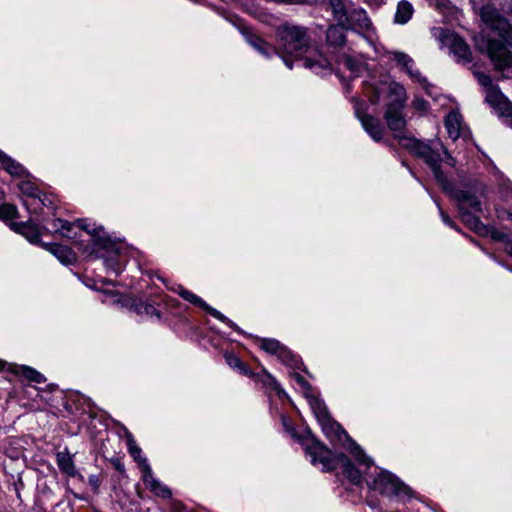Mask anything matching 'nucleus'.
Wrapping results in <instances>:
<instances>
[{
  "label": "nucleus",
  "mask_w": 512,
  "mask_h": 512,
  "mask_svg": "<svg viewBox=\"0 0 512 512\" xmlns=\"http://www.w3.org/2000/svg\"><path fill=\"white\" fill-rule=\"evenodd\" d=\"M403 107L400 101H391L387 105L384 114L388 128L393 132L401 147L407 149L410 153L423 159L429 165L437 182L444 189H448L450 183L440 169V163L445 161L449 165H454V159L444 149L442 144L431 146L412 136L405 134L406 121L403 116Z\"/></svg>",
  "instance_id": "1"
},
{
  "label": "nucleus",
  "mask_w": 512,
  "mask_h": 512,
  "mask_svg": "<svg viewBox=\"0 0 512 512\" xmlns=\"http://www.w3.org/2000/svg\"><path fill=\"white\" fill-rule=\"evenodd\" d=\"M276 36L279 55L284 58L285 64L292 68L291 61L286 59L284 55L298 58L308 51L310 37L307 29L302 26L284 24L278 27Z\"/></svg>",
  "instance_id": "2"
},
{
  "label": "nucleus",
  "mask_w": 512,
  "mask_h": 512,
  "mask_svg": "<svg viewBox=\"0 0 512 512\" xmlns=\"http://www.w3.org/2000/svg\"><path fill=\"white\" fill-rule=\"evenodd\" d=\"M330 6L335 20L346 29L366 31L370 28L371 22L366 12L349 0H330Z\"/></svg>",
  "instance_id": "3"
},
{
  "label": "nucleus",
  "mask_w": 512,
  "mask_h": 512,
  "mask_svg": "<svg viewBox=\"0 0 512 512\" xmlns=\"http://www.w3.org/2000/svg\"><path fill=\"white\" fill-rule=\"evenodd\" d=\"M475 43L479 51L487 53L495 69L504 70L512 66V53L501 41L480 36L475 38Z\"/></svg>",
  "instance_id": "4"
},
{
  "label": "nucleus",
  "mask_w": 512,
  "mask_h": 512,
  "mask_svg": "<svg viewBox=\"0 0 512 512\" xmlns=\"http://www.w3.org/2000/svg\"><path fill=\"white\" fill-rule=\"evenodd\" d=\"M434 36L440 41L442 46L448 47L450 53L454 55L456 61L462 64H468L472 61V53L468 44L463 38L450 30L435 28Z\"/></svg>",
  "instance_id": "5"
},
{
  "label": "nucleus",
  "mask_w": 512,
  "mask_h": 512,
  "mask_svg": "<svg viewBox=\"0 0 512 512\" xmlns=\"http://www.w3.org/2000/svg\"><path fill=\"white\" fill-rule=\"evenodd\" d=\"M480 17L487 27L497 32L502 40L512 47V26L495 6L491 4L483 5L480 8Z\"/></svg>",
  "instance_id": "6"
},
{
  "label": "nucleus",
  "mask_w": 512,
  "mask_h": 512,
  "mask_svg": "<svg viewBox=\"0 0 512 512\" xmlns=\"http://www.w3.org/2000/svg\"><path fill=\"white\" fill-rule=\"evenodd\" d=\"M305 450L311 458V463L315 466L320 465L324 472L335 470L339 466L340 456L343 455V453L331 451L326 445L315 439L306 445Z\"/></svg>",
  "instance_id": "7"
},
{
  "label": "nucleus",
  "mask_w": 512,
  "mask_h": 512,
  "mask_svg": "<svg viewBox=\"0 0 512 512\" xmlns=\"http://www.w3.org/2000/svg\"><path fill=\"white\" fill-rule=\"evenodd\" d=\"M368 486L384 495L399 496L409 493V488L387 471H380L372 482H368Z\"/></svg>",
  "instance_id": "8"
},
{
  "label": "nucleus",
  "mask_w": 512,
  "mask_h": 512,
  "mask_svg": "<svg viewBox=\"0 0 512 512\" xmlns=\"http://www.w3.org/2000/svg\"><path fill=\"white\" fill-rule=\"evenodd\" d=\"M173 291L176 292L181 298L188 301L189 303L201 307L203 310H205L208 314H210L217 320L229 325L232 328H236V325L231 320H229L225 315H223L221 312L214 309L213 307L209 306L203 299H201L199 296L192 293L191 291L185 289L183 286L179 285L178 288L173 289Z\"/></svg>",
  "instance_id": "9"
},
{
  "label": "nucleus",
  "mask_w": 512,
  "mask_h": 512,
  "mask_svg": "<svg viewBox=\"0 0 512 512\" xmlns=\"http://www.w3.org/2000/svg\"><path fill=\"white\" fill-rule=\"evenodd\" d=\"M173 291L176 292L181 298L188 301L189 303L201 307L203 310H205L208 314H210L217 320L229 325L232 328H236V325L231 320H229L225 315H223L221 312L214 309L213 307L209 306L203 299H201L199 296L192 293L191 291L185 289L183 286L179 285L178 288L173 289Z\"/></svg>",
  "instance_id": "10"
},
{
  "label": "nucleus",
  "mask_w": 512,
  "mask_h": 512,
  "mask_svg": "<svg viewBox=\"0 0 512 512\" xmlns=\"http://www.w3.org/2000/svg\"><path fill=\"white\" fill-rule=\"evenodd\" d=\"M362 105V103L356 102L355 115L371 138L376 142H380L383 139L384 128L379 119L363 112Z\"/></svg>",
  "instance_id": "11"
},
{
  "label": "nucleus",
  "mask_w": 512,
  "mask_h": 512,
  "mask_svg": "<svg viewBox=\"0 0 512 512\" xmlns=\"http://www.w3.org/2000/svg\"><path fill=\"white\" fill-rule=\"evenodd\" d=\"M19 190L24 196L31 199L23 200V205L30 213H35L38 208L45 205L44 200L41 198V192L38 187L31 181H22L18 184Z\"/></svg>",
  "instance_id": "12"
},
{
  "label": "nucleus",
  "mask_w": 512,
  "mask_h": 512,
  "mask_svg": "<svg viewBox=\"0 0 512 512\" xmlns=\"http://www.w3.org/2000/svg\"><path fill=\"white\" fill-rule=\"evenodd\" d=\"M10 228L16 233L24 236L29 242L33 244H40L41 246L43 243H40V236L42 233L48 231L46 227L38 226L30 220L27 222H12L10 224Z\"/></svg>",
  "instance_id": "13"
},
{
  "label": "nucleus",
  "mask_w": 512,
  "mask_h": 512,
  "mask_svg": "<svg viewBox=\"0 0 512 512\" xmlns=\"http://www.w3.org/2000/svg\"><path fill=\"white\" fill-rule=\"evenodd\" d=\"M389 58L404 69L411 78L420 84L426 83V78L423 77L418 70L413 69L414 61L408 54L400 51H392L389 53Z\"/></svg>",
  "instance_id": "14"
},
{
  "label": "nucleus",
  "mask_w": 512,
  "mask_h": 512,
  "mask_svg": "<svg viewBox=\"0 0 512 512\" xmlns=\"http://www.w3.org/2000/svg\"><path fill=\"white\" fill-rule=\"evenodd\" d=\"M486 101L502 117L512 116V103L501 93L499 89H491L486 95Z\"/></svg>",
  "instance_id": "15"
},
{
  "label": "nucleus",
  "mask_w": 512,
  "mask_h": 512,
  "mask_svg": "<svg viewBox=\"0 0 512 512\" xmlns=\"http://www.w3.org/2000/svg\"><path fill=\"white\" fill-rule=\"evenodd\" d=\"M143 482L149 490L158 497L170 498L172 493L169 488L161 484L157 479L154 478L151 467L145 463L142 466Z\"/></svg>",
  "instance_id": "16"
},
{
  "label": "nucleus",
  "mask_w": 512,
  "mask_h": 512,
  "mask_svg": "<svg viewBox=\"0 0 512 512\" xmlns=\"http://www.w3.org/2000/svg\"><path fill=\"white\" fill-rule=\"evenodd\" d=\"M322 427L323 433L331 442L343 443L349 440L347 432L341 427L339 423L328 416L325 420L319 422Z\"/></svg>",
  "instance_id": "17"
},
{
  "label": "nucleus",
  "mask_w": 512,
  "mask_h": 512,
  "mask_svg": "<svg viewBox=\"0 0 512 512\" xmlns=\"http://www.w3.org/2000/svg\"><path fill=\"white\" fill-rule=\"evenodd\" d=\"M453 197L458 203V208L461 213L466 211L470 212H480L481 211V203L479 199L465 190H456L453 193Z\"/></svg>",
  "instance_id": "18"
},
{
  "label": "nucleus",
  "mask_w": 512,
  "mask_h": 512,
  "mask_svg": "<svg viewBox=\"0 0 512 512\" xmlns=\"http://www.w3.org/2000/svg\"><path fill=\"white\" fill-rule=\"evenodd\" d=\"M46 250L51 252L53 255L57 257L63 264H71L75 261V253L71 248L60 245V244H42Z\"/></svg>",
  "instance_id": "19"
},
{
  "label": "nucleus",
  "mask_w": 512,
  "mask_h": 512,
  "mask_svg": "<svg viewBox=\"0 0 512 512\" xmlns=\"http://www.w3.org/2000/svg\"><path fill=\"white\" fill-rule=\"evenodd\" d=\"M78 225L83 230H86L93 239L94 245L99 249H105V250H113L115 247L114 242L111 240L109 236H106L102 234L103 229H94L93 231L88 230V228L82 224V221H78Z\"/></svg>",
  "instance_id": "20"
},
{
  "label": "nucleus",
  "mask_w": 512,
  "mask_h": 512,
  "mask_svg": "<svg viewBox=\"0 0 512 512\" xmlns=\"http://www.w3.org/2000/svg\"><path fill=\"white\" fill-rule=\"evenodd\" d=\"M339 466L342 467L343 474L351 483L355 485L361 483L362 477L360 471L353 465L345 454L340 456Z\"/></svg>",
  "instance_id": "21"
},
{
  "label": "nucleus",
  "mask_w": 512,
  "mask_h": 512,
  "mask_svg": "<svg viewBox=\"0 0 512 512\" xmlns=\"http://www.w3.org/2000/svg\"><path fill=\"white\" fill-rule=\"evenodd\" d=\"M57 465L59 469L70 477H74L77 474L72 456L65 450L58 452L56 455Z\"/></svg>",
  "instance_id": "22"
},
{
  "label": "nucleus",
  "mask_w": 512,
  "mask_h": 512,
  "mask_svg": "<svg viewBox=\"0 0 512 512\" xmlns=\"http://www.w3.org/2000/svg\"><path fill=\"white\" fill-rule=\"evenodd\" d=\"M343 29H346L345 26H341L339 23L337 25H331L326 33V40L330 46L333 47H341L345 44V34Z\"/></svg>",
  "instance_id": "23"
},
{
  "label": "nucleus",
  "mask_w": 512,
  "mask_h": 512,
  "mask_svg": "<svg viewBox=\"0 0 512 512\" xmlns=\"http://www.w3.org/2000/svg\"><path fill=\"white\" fill-rule=\"evenodd\" d=\"M445 127L449 137L456 140L460 136L461 116L457 112H450L445 119Z\"/></svg>",
  "instance_id": "24"
},
{
  "label": "nucleus",
  "mask_w": 512,
  "mask_h": 512,
  "mask_svg": "<svg viewBox=\"0 0 512 512\" xmlns=\"http://www.w3.org/2000/svg\"><path fill=\"white\" fill-rule=\"evenodd\" d=\"M247 41L259 53H261L262 55H264L266 57H269L273 53L279 54L278 49L273 48L270 44H268L267 42H265L263 39H261L258 36L248 35Z\"/></svg>",
  "instance_id": "25"
},
{
  "label": "nucleus",
  "mask_w": 512,
  "mask_h": 512,
  "mask_svg": "<svg viewBox=\"0 0 512 512\" xmlns=\"http://www.w3.org/2000/svg\"><path fill=\"white\" fill-rule=\"evenodd\" d=\"M0 162L3 168L13 176H22L25 173L24 167L0 150Z\"/></svg>",
  "instance_id": "26"
},
{
  "label": "nucleus",
  "mask_w": 512,
  "mask_h": 512,
  "mask_svg": "<svg viewBox=\"0 0 512 512\" xmlns=\"http://www.w3.org/2000/svg\"><path fill=\"white\" fill-rule=\"evenodd\" d=\"M260 347L271 354H276L281 358L286 357L288 351L275 339H262Z\"/></svg>",
  "instance_id": "27"
},
{
  "label": "nucleus",
  "mask_w": 512,
  "mask_h": 512,
  "mask_svg": "<svg viewBox=\"0 0 512 512\" xmlns=\"http://www.w3.org/2000/svg\"><path fill=\"white\" fill-rule=\"evenodd\" d=\"M309 404L318 422L330 416L325 403L321 399L312 396L309 398Z\"/></svg>",
  "instance_id": "28"
},
{
  "label": "nucleus",
  "mask_w": 512,
  "mask_h": 512,
  "mask_svg": "<svg viewBox=\"0 0 512 512\" xmlns=\"http://www.w3.org/2000/svg\"><path fill=\"white\" fill-rule=\"evenodd\" d=\"M461 214L464 223L478 234H484L487 231L486 226L479 220L478 217L472 215V212L466 211Z\"/></svg>",
  "instance_id": "29"
},
{
  "label": "nucleus",
  "mask_w": 512,
  "mask_h": 512,
  "mask_svg": "<svg viewBox=\"0 0 512 512\" xmlns=\"http://www.w3.org/2000/svg\"><path fill=\"white\" fill-rule=\"evenodd\" d=\"M412 11L413 9L410 3L406 1H401L397 7L395 21L401 24L406 23L411 18Z\"/></svg>",
  "instance_id": "30"
},
{
  "label": "nucleus",
  "mask_w": 512,
  "mask_h": 512,
  "mask_svg": "<svg viewBox=\"0 0 512 512\" xmlns=\"http://www.w3.org/2000/svg\"><path fill=\"white\" fill-rule=\"evenodd\" d=\"M19 375H22L29 381L35 382V383H43L46 381V378L43 374L35 370L34 368L28 367V366H21L16 372Z\"/></svg>",
  "instance_id": "31"
},
{
  "label": "nucleus",
  "mask_w": 512,
  "mask_h": 512,
  "mask_svg": "<svg viewBox=\"0 0 512 512\" xmlns=\"http://www.w3.org/2000/svg\"><path fill=\"white\" fill-rule=\"evenodd\" d=\"M303 65L304 67L314 70L317 73L319 70L327 69L329 67V62L326 58L320 56L317 60L310 58L304 59Z\"/></svg>",
  "instance_id": "32"
},
{
  "label": "nucleus",
  "mask_w": 512,
  "mask_h": 512,
  "mask_svg": "<svg viewBox=\"0 0 512 512\" xmlns=\"http://www.w3.org/2000/svg\"><path fill=\"white\" fill-rule=\"evenodd\" d=\"M227 364L234 369H237L241 374L248 375L250 374V370L247 368L245 363H243L236 355L234 354H226L225 355Z\"/></svg>",
  "instance_id": "33"
},
{
  "label": "nucleus",
  "mask_w": 512,
  "mask_h": 512,
  "mask_svg": "<svg viewBox=\"0 0 512 512\" xmlns=\"http://www.w3.org/2000/svg\"><path fill=\"white\" fill-rule=\"evenodd\" d=\"M350 453L354 456L357 462L369 467L372 464V460L365 455L363 450L355 443H351Z\"/></svg>",
  "instance_id": "34"
},
{
  "label": "nucleus",
  "mask_w": 512,
  "mask_h": 512,
  "mask_svg": "<svg viewBox=\"0 0 512 512\" xmlns=\"http://www.w3.org/2000/svg\"><path fill=\"white\" fill-rule=\"evenodd\" d=\"M342 62L348 70L355 74L359 73L364 66V63L362 61L349 55H344L342 57Z\"/></svg>",
  "instance_id": "35"
},
{
  "label": "nucleus",
  "mask_w": 512,
  "mask_h": 512,
  "mask_svg": "<svg viewBox=\"0 0 512 512\" xmlns=\"http://www.w3.org/2000/svg\"><path fill=\"white\" fill-rule=\"evenodd\" d=\"M389 92L391 95L395 96L393 101H400L402 106H404L406 101V92L401 84L395 82L391 83L389 86Z\"/></svg>",
  "instance_id": "36"
},
{
  "label": "nucleus",
  "mask_w": 512,
  "mask_h": 512,
  "mask_svg": "<svg viewBox=\"0 0 512 512\" xmlns=\"http://www.w3.org/2000/svg\"><path fill=\"white\" fill-rule=\"evenodd\" d=\"M18 216V210L15 205L2 204L0 205V218L3 220H11Z\"/></svg>",
  "instance_id": "37"
},
{
  "label": "nucleus",
  "mask_w": 512,
  "mask_h": 512,
  "mask_svg": "<svg viewBox=\"0 0 512 512\" xmlns=\"http://www.w3.org/2000/svg\"><path fill=\"white\" fill-rule=\"evenodd\" d=\"M475 76L477 77L478 79V82L483 86L485 87L486 89V95L489 93V91L491 89H498L497 87H495L493 84H492V79L489 75H486L484 73H481V72H477L475 73Z\"/></svg>",
  "instance_id": "38"
},
{
  "label": "nucleus",
  "mask_w": 512,
  "mask_h": 512,
  "mask_svg": "<svg viewBox=\"0 0 512 512\" xmlns=\"http://www.w3.org/2000/svg\"><path fill=\"white\" fill-rule=\"evenodd\" d=\"M139 313H145L149 316H156L160 318V312L151 304L142 303L138 307Z\"/></svg>",
  "instance_id": "39"
},
{
  "label": "nucleus",
  "mask_w": 512,
  "mask_h": 512,
  "mask_svg": "<svg viewBox=\"0 0 512 512\" xmlns=\"http://www.w3.org/2000/svg\"><path fill=\"white\" fill-rule=\"evenodd\" d=\"M52 225L55 231H70L72 227V224L70 222L62 219L53 220Z\"/></svg>",
  "instance_id": "40"
},
{
  "label": "nucleus",
  "mask_w": 512,
  "mask_h": 512,
  "mask_svg": "<svg viewBox=\"0 0 512 512\" xmlns=\"http://www.w3.org/2000/svg\"><path fill=\"white\" fill-rule=\"evenodd\" d=\"M491 238L496 241H504L505 242L507 240L505 234L500 231H497V230H493L491 232Z\"/></svg>",
  "instance_id": "41"
},
{
  "label": "nucleus",
  "mask_w": 512,
  "mask_h": 512,
  "mask_svg": "<svg viewBox=\"0 0 512 512\" xmlns=\"http://www.w3.org/2000/svg\"><path fill=\"white\" fill-rule=\"evenodd\" d=\"M112 464H113V466L115 467V469H116L117 471H119V472H121V473H122V472H124L125 467H124L123 462H122L120 459H114V460L112 461Z\"/></svg>",
  "instance_id": "42"
},
{
  "label": "nucleus",
  "mask_w": 512,
  "mask_h": 512,
  "mask_svg": "<svg viewBox=\"0 0 512 512\" xmlns=\"http://www.w3.org/2000/svg\"><path fill=\"white\" fill-rule=\"evenodd\" d=\"M295 380L304 388H309L308 382L305 378L299 374H295Z\"/></svg>",
  "instance_id": "43"
},
{
  "label": "nucleus",
  "mask_w": 512,
  "mask_h": 512,
  "mask_svg": "<svg viewBox=\"0 0 512 512\" xmlns=\"http://www.w3.org/2000/svg\"><path fill=\"white\" fill-rule=\"evenodd\" d=\"M504 251L512 257V239H508L505 241Z\"/></svg>",
  "instance_id": "44"
},
{
  "label": "nucleus",
  "mask_w": 512,
  "mask_h": 512,
  "mask_svg": "<svg viewBox=\"0 0 512 512\" xmlns=\"http://www.w3.org/2000/svg\"><path fill=\"white\" fill-rule=\"evenodd\" d=\"M441 217L444 223L454 228V222L441 210Z\"/></svg>",
  "instance_id": "45"
},
{
  "label": "nucleus",
  "mask_w": 512,
  "mask_h": 512,
  "mask_svg": "<svg viewBox=\"0 0 512 512\" xmlns=\"http://www.w3.org/2000/svg\"><path fill=\"white\" fill-rule=\"evenodd\" d=\"M414 105L418 109H424L426 106V102L422 99H417L414 101Z\"/></svg>",
  "instance_id": "46"
},
{
  "label": "nucleus",
  "mask_w": 512,
  "mask_h": 512,
  "mask_svg": "<svg viewBox=\"0 0 512 512\" xmlns=\"http://www.w3.org/2000/svg\"><path fill=\"white\" fill-rule=\"evenodd\" d=\"M283 425L288 429L287 418L285 416L282 417Z\"/></svg>",
  "instance_id": "47"
},
{
  "label": "nucleus",
  "mask_w": 512,
  "mask_h": 512,
  "mask_svg": "<svg viewBox=\"0 0 512 512\" xmlns=\"http://www.w3.org/2000/svg\"><path fill=\"white\" fill-rule=\"evenodd\" d=\"M2 197H3V192H2V190L0 189V200L2 199Z\"/></svg>",
  "instance_id": "48"
},
{
  "label": "nucleus",
  "mask_w": 512,
  "mask_h": 512,
  "mask_svg": "<svg viewBox=\"0 0 512 512\" xmlns=\"http://www.w3.org/2000/svg\"><path fill=\"white\" fill-rule=\"evenodd\" d=\"M140 448L134 449V452H139Z\"/></svg>",
  "instance_id": "49"
},
{
  "label": "nucleus",
  "mask_w": 512,
  "mask_h": 512,
  "mask_svg": "<svg viewBox=\"0 0 512 512\" xmlns=\"http://www.w3.org/2000/svg\"><path fill=\"white\" fill-rule=\"evenodd\" d=\"M140 448L134 449V452H139Z\"/></svg>",
  "instance_id": "50"
}]
</instances>
